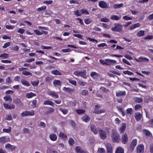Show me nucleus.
<instances>
[{"mask_svg":"<svg viewBox=\"0 0 153 153\" xmlns=\"http://www.w3.org/2000/svg\"><path fill=\"white\" fill-rule=\"evenodd\" d=\"M111 137L114 143H118L119 142L120 135L116 131H114L112 132Z\"/></svg>","mask_w":153,"mask_h":153,"instance_id":"1","label":"nucleus"},{"mask_svg":"<svg viewBox=\"0 0 153 153\" xmlns=\"http://www.w3.org/2000/svg\"><path fill=\"white\" fill-rule=\"evenodd\" d=\"M86 71L85 70L82 71H76L74 72V74L77 76H80L84 79H86L87 76H86Z\"/></svg>","mask_w":153,"mask_h":153,"instance_id":"2","label":"nucleus"},{"mask_svg":"<svg viewBox=\"0 0 153 153\" xmlns=\"http://www.w3.org/2000/svg\"><path fill=\"white\" fill-rule=\"evenodd\" d=\"M123 29V26L119 24H115L114 26L111 28V30L114 32H120Z\"/></svg>","mask_w":153,"mask_h":153,"instance_id":"3","label":"nucleus"},{"mask_svg":"<svg viewBox=\"0 0 153 153\" xmlns=\"http://www.w3.org/2000/svg\"><path fill=\"white\" fill-rule=\"evenodd\" d=\"M34 112L33 111H26L22 112L21 114V116L23 117L29 115L33 116L34 115Z\"/></svg>","mask_w":153,"mask_h":153,"instance_id":"4","label":"nucleus"},{"mask_svg":"<svg viewBox=\"0 0 153 153\" xmlns=\"http://www.w3.org/2000/svg\"><path fill=\"white\" fill-rule=\"evenodd\" d=\"M13 102L18 107H21L23 105V103L22 102L20 99L18 98L14 99Z\"/></svg>","mask_w":153,"mask_h":153,"instance_id":"5","label":"nucleus"},{"mask_svg":"<svg viewBox=\"0 0 153 153\" xmlns=\"http://www.w3.org/2000/svg\"><path fill=\"white\" fill-rule=\"evenodd\" d=\"M91 129L92 131L95 134H98V131H100L101 129L99 128H97L94 125H91Z\"/></svg>","mask_w":153,"mask_h":153,"instance_id":"6","label":"nucleus"},{"mask_svg":"<svg viewBox=\"0 0 153 153\" xmlns=\"http://www.w3.org/2000/svg\"><path fill=\"white\" fill-rule=\"evenodd\" d=\"M99 5L100 7L102 8H108L109 7L108 4H107L104 1H100L99 3Z\"/></svg>","mask_w":153,"mask_h":153,"instance_id":"7","label":"nucleus"},{"mask_svg":"<svg viewBox=\"0 0 153 153\" xmlns=\"http://www.w3.org/2000/svg\"><path fill=\"white\" fill-rule=\"evenodd\" d=\"M137 143V140L136 139L133 140L131 141L130 146V150L132 152L134 150V148L136 146Z\"/></svg>","mask_w":153,"mask_h":153,"instance_id":"8","label":"nucleus"},{"mask_svg":"<svg viewBox=\"0 0 153 153\" xmlns=\"http://www.w3.org/2000/svg\"><path fill=\"white\" fill-rule=\"evenodd\" d=\"M10 140V138L7 136H3L0 137V142L2 143H4Z\"/></svg>","mask_w":153,"mask_h":153,"instance_id":"9","label":"nucleus"},{"mask_svg":"<svg viewBox=\"0 0 153 153\" xmlns=\"http://www.w3.org/2000/svg\"><path fill=\"white\" fill-rule=\"evenodd\" d=\"M95 108L93 111V113L96 114H100L102 113H105V110H98L97 109V108H100L99 105H97L95 106Z\"/></svg>","mask_w":153,"mask_h":153,"instance_id":"10","label":"nucleus"},{"mask_svg":"<svg viewBox=\"0 0 153 153\" xmlns=\"http://www.w3.org/2000/svg\"><path fill=\"white\" fill-rule=\"evenodd\" d=\"M128 141V137L127 134L125 133L122 136V143L123 144H126Z\"/></svg>","mask_w":153,"mask_h":153,"instance_id":"11","label":"nucleus"},{"mask_svg":"<svg viewBox=\"0 0 153 153\" xmlns=\"http://www.w3.org/2000/svg\"><path fill=\"white\" fill-rule=\"evenodd\" d=\"M100 134L101 138L102 140L105 139L106 138V134L105 132L101 129L100 130Z\"/></svg>","mask_w":153,"mask_h":153,"instance_id":"12","label":"nucleus"},{"mask_svg":"<svg viewBox=\"0 0 153 153\" xmlns=\"http://www.w3.org/2000/svg\"><path fill=\"white\" fill-rule=\"evenodd\" d=\"M142 117V114L140 112H137L135 114L134 117L137 121H139L141 119Z\"/></svg>","mask_w":153,"mask_h":153,"instance_id":"13","label":"nucleus"},{"mask_svg":"<svg viewBox=\"0 0 153 153\" xmlns=\"http://www.w3.org/2000/svg\"><path fill=\"white\" fill-rule=\"evenodd\" d=\"M106 146L107 149V153H112L113 149L111 144L109 143H107Z\"/></svg>","mask_w":153,"mask_h":153,"instance_id":"14","label":"nucleus"},{"mask_svg":"<svg viewBox=\"0 0 153 153\" xmlns=\"http://www.w3.org/2000/svg\"><path fill=\"white\" fill-rule=\"evenodd\" d=\"M126 126V123H122L121 127L119 128V131L121 134L125 132Z\"/></svg>","mask_w":153,"mask_h":153,"instance_id":"15","label":"nucleus"},{"mask_svg":"<svg viewBox=\"0 0 153 153\" xmlns=\"http://www.w3.org/2000/svg\"><path fill=\"white\" fill-rule=\"evenodd\" d=\"M144 151V146L143 145H139L137 148V153H143Z\"/></svg>","mask_w":153,"mask_h":153,"instance_id":"16","label":"nucleus"},{"mask_svg":"<svg viewBox=\"0 0 153 153\" xmlns=\"http://www.w3.org/2000/svg\"><path fill=\"white\" fill-rule=\"evenodd\" d=\"M105 61L106 62V65H109L111 64L112 63H116L117 62L116 60L109 59H106Z\"/></svg>","mask_w":153,"mask_h":153,"instance_id":"17","label":"nucleus"},{"mask_svg":"<svg viewBox=\"0 0 153 153\" xmlns=\"http://www.w3.org/2000/svg\"><path fill=\"white\" fill-rule=\"evenodd\" d=\"M135 59L136 61L137 62L143 61L148 62L149 61L148 59L144 57H140L138 59Z\"/></svg>","mask_w":153,"mask_h":153,"instance_id":"18","label":"nucleus"},{"mask_svg":"<svg viewBox=\"0 0 153 153\" xmlns=\"http://www.w3.org/2000/svg\"><path fill=\"white\" fill-rule=\"evenodd\" d=\"M126 95L125 91H120L118 92H116V95L117 97H121L122 96H125Z\"/></svg>","mask_w":153,"mask_h":153,"instance_id":"19","label":"nucleus"},{"mask_svg":"<svg viewBox=\"0 0 153 153\" xmlns=\"http://www.w3.org/2000/svg\"><path fill=\"white\" fill-rule=\"evenodd\" d=\"M5 147L6 149L10 148L12 151L14 150L16 148V146H12L9 143L5 145Z\"/></svg>","mask_w":153,"mask_h":153,"instance_id":"20","label":"nucleus"},{"mask_svg":"<svg viewBox=\"0 0 153 153\" xmlns=\"http://www.w3.org/2000/svg\"><path fill=\"white\" fill-rule=\"evenodd\" d=\"M90 75L94 79H96L99 76V74L95 72H92L91 73Z\"/></svg>","mask_w":153,"mask_h":153,"instance_id":"21","label":"nucleus"},{"mask_svg":"<svg viewBox=\"0 0 153 153\" xmlns=\"http://www.w3.org/2000/svg\"><path fill=\"white\" fill-rule=\"evenodd\" d=\"M49 137L51 140L53 141L56 140L57 137L55 134L53 133L50 134Z\"/></svg>","mask_w":153,"mask_h":153,"instance_id":"22","label":"nucleus"},{"mask_svg":"<svg viewBox=\"0 0 153 153\" xmlns=\"http://www.w3.org/2000/svg\"><path fill=\"white\" fill-rule=\"evenodd\" d=\"M133 100L135 102L138 103H140L142 102L143 101V100L141 98H140L137 97H135L133 98Z\"/></svg>","mask_w":153,"mask_h":153,"instance_id":"23","label":"nucleus"},{"mask_svg":"<svg viewBox=\"0 0 153 153\" xmlns=\"http://www.w3.org/2000/svg\"><path fill=\"white\" fill-rule=\"evenodd\" d=\"M82 120L83 121L85 122L86 123H87L90 120V117L88 116L87 115H85L82 117Z\"/></svg>","mask_w":153,"mask_h":153,"instance_id":"24","label":"nucleus"},{"mask_svg":"<svg viewBox=\"0 0 153 153\" xmlns=\"http://www.w3.org/2000/svg\"><path fill=\"white\" fill-rule=\"evenodd\" d=\"M115 153H124V149L121 147H119L117 149Z\"/></svg>","mask_w":153,"mask_h":153,"instance_id":"25","label":"nucleus"},{"mask_svg":"<svg viewBox=\"0 0 153 153\" xmlns=\"http://www.w3.org/2000/svg\"><path fill=\"white\" fill-rule=\"evenodd\" d=\"M110 18L111 19L113 20L118 21L120 19V18L119 17L115 15H111Z\"/></svg>","mask_w":153,"mask_h":153,"instance_id":"26","label":"nucleus"},{"mask_svg":"<svg viewBox=\"0 0 153 153\" xmlns=\"http://www.w3.org/2000/svg\"><path fill=\"white\" fill-rule=\"evenodd\" d=\"M51 73L54 75H62L61 73L57 70H53L51 71Z\"/></svg>","mask_w":153,"mask_h":153,"instance_id":"27","label":"nucleus"},{"mask_svg":"<svg viewBox=\"0 0 153 153\" xmlns=\"http://www.w3.org/2000/svg\"><path fill=\"white\" fill-rule=\"evenodd\" d=\"M76 152L77 153H85L81 147L77 146L76 148Z\"/></svg>","mask_w":153,"mask_h":153,"instance_id":"28","label":"nucleus"},{"mask_svg":"<svg viewBox=\"0 0 153 153\" xmlns=\"http://www.w3.org/2000/svg\"><path fill=\"white\" fill-rule=\"evenodd\" d=\"M48 94L56 98H58L59 97L58 94L55 92H51L48 93Z\"/></svg>","mask_w":153,"mask_h":153,"instance_id":"29","label":"nucleus"},{"mask_svg":"<svg viewBox=\"0 0 153 153\" xmlns=\"http://www.w3.org/2000/svg\"><path fill=\"white\" fill-rule=\"evenodd\" d=\"M43 103L45 105H51L53 106V104H54V103L52 102L49 100L45 101L43 102Z\"/></svg>","mask_w":153,"mask_h":153,"instance_id":"30","label":"nucleus"},{"mask_svg":"<svg viewBox=\"0 0 153 153\" xmlns=\"http://www.w3.org/2000/svg\"><path fill=\"white\" fill-rule=\"evenodd\" d=\"M36 96V94L32 92L27 93L26 94V97L28 98H31L32 97Z\"/></svg>","mask_w":153,"mask_h":153,"instance_id":"31","label":"nucleus"},{"mask_svg":"<svg viewBox=\"0 0 153 153\" xmlns=\"http://www.w3.org/2000/svg\"><path fill=\"white\" fill-rule=\"evenodd\" d=\"M144 133L145 134L149 137H152V134L148 130L145 129L144 130Z\"/></svg>","mask_w":153,"mask_h":153,"instance_id":"32","label":"nucleus"},{"mask_svg":"<svg viewBox=\"0 0 153 153\" xmlns=\"http://www.w3.org/2000/svg\"><path fill=\"white\" fill-rule=\"evenodd\" d=\"M144 32V30H140L137 33V36L139 37L143 36L145 35Z\"/></svg>","mask_w":153,"mask_h":153,"instance_id":"33","label":"nucleus"},{"mask_svg":"<svg viewBox=\"0 0 153 153\" xmlns=\"http://www.w3.org/2000/svg\"><path fill=\"white\" fill-rule=\"evenodd\" d=\"M21 82L23 85L27 86H28L30 85V84L28 82L25 80L23 79L21 80Z\"/></svg>","mask_w":153,"mask_h":153,"instance_id":"34","label":"nucleus"},{"mask_svg":"<svg viewBox=\"0 0 153 153\" xmlns=\"http://www.w3.org/2000/svg\"><path fill=\"white\" fill-rule=\"evenodd\" d=\"M47 153H58L57 152L53 149L50 148H48L47 151Z\"/></svg>","mask_w":153,"mask_h":153,"instance_id":"35","label":"nucleus"},{"mask_svg":"<svg viewBox=\"0 0 153 153\" xmlns=\"http://www.w3.org/2000/svg\"><path fill=\"white\" fill-rule=\"evenodd\" d=\"M53 85L55 86H56L57 85H59L61 83V82L59 80H55L53 82Z\"/></svg>","mask_w":153,"mask_h":153,"instance_id":"36","label":"nucleus"},{"mask_svg":"<svg viewBox=\"0 0 153 153\" xmlns=\"http://www.w3.org/2000/svg\"><path fill=\"white\" fill-rule=\"evenodd\" d=\"M63 90L67 92L71 93L73 91V90L69 88L64 87L63 88Z\"/></svg>","mask_w":153,"mask_h":153,"instance_id":"37","label":"nucleus"},{"mask_svg":"<svg viewBox=\"0 0 153 153\" xmlns=\"http://www.w3.org/2000/svg\"><path fill=\"white\" fill-rule=\"evenodd\" d=\"M123 4L121 3L119 4H114V7L115 9H117L123 7Z\"/></svg>","mask_w":153,"mask_h":153,"instance_id":"38","label":"nucleus"},{"mask_svg":"<svg viewBox=\"0 0 153 153\" xmlns=\"http://www.w3.org/2000/svg\"><path fill=\"white\" fill-rule=\"evenodd\" d=\"M54 111V110L53 108H50L48 109V110L45 113L46 114H48L49 113L53 112Z\"/></svg>","mask_w":153,"mask_h":153,"instance_id":"39","label":"nucleus"},{"mask_svg":"<svg viewBox=\"0 0 153 153\" xmlns=\"http://www.w3.org/2000/svg\"><path fill=\"white\" fill-rule=\"evenodd\" d=\"M80 12H81V14H86L87 15L89 14V12L87 10L84 9H82L80 10Z\"/></svg>","mask_w":153,"mask_h":153,"instance_id":"40","label":"nucleus"},{"mask_svg":"<svg viewBox=\"0 0 153 153\" xmlns=\"http://www.w3.org/2000/svg\"><path fill=\"white\" fill-rule=\"evenodd\" d=\"M31 83L33 86H37L39 83V81L38 80L37 81H32Z\"/></svg>","mask_w":153,"mask_h":153,"instance_id":"41","label":"nucleus"},{"mask_svg":"<svg viewBox=\"0 0 153 153\" xmlns=\"http://www.w3.org/2000/svg\"><path fill=\"white\" fill-rule=\"evenodd\" d=\"M38 126L43 128H45L46 126L45 124L43 122H40L38 124Z\"/></svg>","mask_w":153,"mask_h":153,"instance_id":"42","label":"nucleus"},{"mask_svg":"<svg viewBox=\"0 0 153 153\" xmlns=\"http://www.w3.org/2000/svg\"><path fill=\"white\" fill-rule=\"evenodd\" d=\"M143 39H153V35L146 36L143 38Z\"/></svg>","mask_w":153,"mask_h":153,"instance_id":"43","label":"nucleus"},{"mask_svg":"<svg viewBox=\"0 0 153 153\" xmlns=\"http://www.w3.org/2000/svg\"><path fill=\"white\" fill-rule=\"evenodd\" d=\"M22 74L26 76L30 75L31 76L32 75V74L31 73H30L28 71H22Z\"/></svg>","mask_w":153,"mask_h":153,"instance_id":"44","label":"nucleus"},{"mask_svg":"<svg viewBox=\"0 0 153 153\" xmlns=\"http://www.w3.org/2000/svg\"><path fill=\"white\" fill-rule=\"evenodd\" d=\"M74 140L71 138H70L68 140V143L70 145L73 146L74 143Z\"/></svg>","mask_w":153,"mask_h":153,"instance_id":"45","label":"nucleus"},{"mask_svg":"<svg viewBox=\"0 0 153 153\" xmlns=\"http://www.w3.org/2000/svg\"><path fill=\"white\" fill-rule=\"evenodd\" d=\"M107 74H108V75L110 77H113L114 78H116V80L117 81H118L119 80V78L116 75H114L113 74H110V73H108Z\"/></svg>","mask_w":153,"mask_h":153,"instance_id":"46","label":"nucleus"},{"mask_svg":"<svg viewBox=\"0 0 153 153\" xmlns=\"http://www.w3.org/2000/svg\"><path fill=\"white\" fill-rule=\"evenodd\" d=\"M123 72L125 74H128V75H132L134 74L132 72L128 70L124 71Z\"/></svg>","mask_w":153,"mask_h":153,"instance_id":"47","label":"nucleus"},{"mask_svg":"<svg viewBox=\"0 0 153 153\" xmlns=\"http://www.w3.org/2000/svg\"><path fill=\"white\" fill-rule=\"evenodd\" d=\"M11 128L10 127H9L8 129L4 128L3 129V131L4 132L6 133H10L11 132Z\"/></svg>","mask_w":153,"mask_h":153,"instance_id":"48","label":"nucleus"},{"mask_svg":"<svg viewBox=\"0 0 153 153\" xmlns=\"http://www.w3.org/2000/svg\"><path fill=\"white\" fill-rule=\"evenodd\" d=\"M4 99L5 101H10V102L12 101V99L10 96L5 97H4Z\"/></svg>","mask_w":153,"mask_h":153,"instance_id":"49","label":"nucleus"},{"mask_svg":"<svg viewBox=\"0 0 153 153\" xmlns=\"http://www.w3.org/2000/svg\"><path fill=\"white\" fill-rule=\"evenodd\" d=\"M9 55L7 54L4 53L1 54L0 55V57H3L4 58H7L8 57Z\"/></svg>","mask_w":153,"mask_h":153,"instance_id":"50","label":"nucleus"},{"mask_svg":"<svg viewBox=\"0 0 153 153\" xmlns=\"http://www.w3.org/2000/svg\"><path fill=\"white\" fill-rule=\"evenodd\" d=\"M46 9V7L45 6H42L41 7L38 8L37 10L39 11H42L45 10Z\"/></svg>","mask_w":153,"mask_h":153,"instance_id":"51","label":"nucleus"},{"mask_svg":"<svg viewBox=\"0 0 153 153\" xmlns=\"http://www.w3.org/2000/svg\"><path fill=\"white\" fill-rule=\"evenodd\" d=\"M69 82L71 84L74 85H76V81L68 79Z\"/></svg>","mask_w":153,"mask_h":153,"instance_id":"52","label":"nucleus"},{"mask_svg":"<svg viewBox=\"0 0 153 153\" xmlns=\"http://www.w3.org/2000/svg\"><path fill=\"white\" fill-rule=\"evenodd\" d=\"M59 110L61 111L63 114H66L68 112V110L64 108H60Z\"/></svg>","mask_w":153,"mask_h":153,"instance_id":"53","label":"nucleus"},{"mask_svg":"<svg viewBox=\"0 0 153 153\" xmlns=\"http://www.w3.org/2000/svg\"><path fill=\"white\" fill-rule=\"evenodd\" d=\"M59 136L60 137H62L63 138H67L66 135L62 132H60L59 134Z\"/></svg>","mask_w":153,"mask_h":153,"instance_id":"54","label":"nucleus"},{"mask_svg":"<svg viewBox=\"0 0 153 153\" xmlns=\"http://www.w3.org/2000/svg\"><path fill=\"white\" fill-rule=\"evenodd\" d=\"M52 79V78L51 76H48L45 79L46 81L48 82H50Z\"/></svg>","mask_w":153,"mask_h":153,"instance_id":"55","label":"nucleus"},{"mask_svg":"<svg viewBox=\"0 0 153 153\" xmlns=\"http://www.w3.org/2000/svg\"><path fill=\"white\" fill-rule=\"evenodd\" d=\"M10 44L11 43L10 42H7L4 44V45L3 46V48L4 49L6 48L7 47L9 46Z\"/></svg>","mask_w":153,"mask_h":153,"instance_id":"56","label":"nucleus"},{"mask_svg":"<svg viewBox=\"0 0 153 153\" xmlns=\"http://www.w3.org/2000/svg\"><path fill=\"white\" fill-rule=\"evenodd\" d=\"M74 14L77 16H80L81 14V12H79V11L78 10L74 12Z\"/></svg>","mask_w":153,"mask_h":153,"instance_id":"57","label":"nucleus"},{"mask_svg":"<svg viewBox=\"0 0 153 153\" xmlns=\"http://www.w3.org/2000/svg\"><path fill=\"white\" fill-rule=\"evenodd\" d=\"M76 111L78 114H80L84 113L85 111V110L82 109H78L76 110Z\"/></svg>","mask_w":153,"mask_h":153,"instance_id":"58","label":"nucleus"},{"mask_svg":"<svg viewBox=\"0 0 153 153\" xmlns=\"http://www.w3.org/2000/svg\"><path fill=\"white\" fill-rule=\"evenodd\" d=\"M142 107V106L139 104L136 105L134 107L135 110V111H137V110L140 109V108Z\"/></svg>","mask_w":153,"mask_h":153,"instance_id":"59","label":"nucleus"},{"mask_svg":"<svg viewBox=\"0 0 153 153\" xmlns=\"http://www.w3.org/2000/svg\"><path fill=\"white\" fill-rule=\"evenodd\" d=\"M12 82V81L10 77H8L6 79V83L9 84Z\"/></svg>","mask_w":153,"mask_h":153,"instance_id":"60","label":"nucleus"},{"mask_svg":"<svg viewBox=\"0 0 153 153\" xmlns=\"http://www.w3.org/2000/svg\"><path fill=\"white\" fill-rule=\"evenodd\" d=\"M85 22L87 24H88L91 22V20L89 19H86L85 20Z\"/></svg>","mask_w":153,"mask_h":153,"instance_id":"61","label":"nucleus"},{"mask_svg":"<svg viewBox=\"0 0 153 153\" xmlns=\"http://www.w3.org/2000/svg\"><path fill=\"white\" fill-rule=\"evenodd\" d=\"M98 151L100 153H105V150L102 148H100L98 150Z\"/></svg>","mask_w":153,"mask_h":153,"instance_id":"62","label":"nucleus"},{"mask_svg":"<svg viewBox=\"0 0 153 153\" xmlns=\"http://www.w3.org/2000/svg\"><path fill=\"white\" fill-rule=\"evenodd\" d=\"M6 28L8 29H13L14 28V26L7 25L5 26Z\"/></svg>","mask_w":153,"mask_h":153,"instance_id":"63","label":"nucleus"},{"mask_svg":"<svg viewBox=\"0 0 153 153\" xmlns=\"http://www.w3.org/2000/svg\"><path fill=\"white\" fill-rule=\"evenodd\" d=\"M100 21L102 22H108L109 21V20L106 18H104L101 19Z\"/></svg>","mask_w":153,"mask_h":153,"instance_id":"64","label":"nucleus"}]
</instances>
